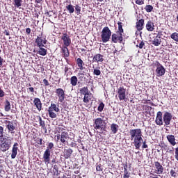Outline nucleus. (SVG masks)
<instances>
[{"label": "nucleus", "mask_w": 178, "mask_h": 178, "mask_svg": "<svg viewBox=\"0 0 178 178\" xmlns=\"http://www.w3.org/2000/svg\"><path fill=\"white\" fill-rule=\"evenodd\" d=\"M72 154H73V149L70 148H65L63 151V156L65 159H69L70 156H72Z\"/></svg>", "instance_id": "4be33fe9"}, {"label": "nucleus", "mask_w": 178, "mask_h": 178, "mask_svg": "<svg viewBox=\"0 0 178 178\" xmlns=\"http://www.w3.org/2000/svg\"><path fill=\"white\" fill-rule=\"evenodd\" d=\"M155 123L157 126H163V116L161 111H159L156 113Z\"/></svg>", "instance_id": "4468645a"}, {"label": "nucleus", "mask_w": 178, "mask_h": 178, "mask_svg": "<svg viewBox=\"0 0 178 178\" xmlns=\"http://www.w3.org/2000/svg\"><path fill=\"white\" fill-rule=\"evenodd\" d=\"M33 104L39 112L42 111V103L41 102V99H40V98H35L33 100Z\"/></svg>", "instance_id": "a211bd4d"}, {"label": "nucleus", "mask_w": 178, "mask_h": 178, "mask_svg": "<svg viewBox=\"0 0 178 178\" xmlns=\"http://www.w3.org/2000/svg\"><path fill=\"white\" fill-rule=\"evenodd\" d=\"M77 77L79 81H86V76L84 75V72H79L77 74Z\"/></svg>", "instance_id": "58836bf2"}, {"label": "nucleus", "mask_w": 178, "mask_h": 178, "mask_svg": "<svg viewBox=\"0 0 178 178\" xmlns=\"http://www.w3.org/2000/svg\"><path fill=\"white\" fill-rule=\"evenodd\" d=\"M13 1V5L15 6V8H22V5H23V0H12Z\"/></svg>", "instance_id": "c756f323"}, {"label": "nucleus", "mask_w": 178, "mask_h": 178, "mask_svg": "<svg viewBox=\"0 0 178 178\" xmlns=\"http://www.w3.org/2000/svg\"><path fill=\"white\" fill-rule=\"evenodd\" d=\"M65 9L68 11V13L72 15V13H74V6L70 3L69 5L65 6Z\"/></svg>", "instance_id": "f704fd0d"}, {"label": "nucleus", "mask_w": 178, "mask_h": 178, "mask_svg": "<svg viewBox=\"0 0 178 178\" xmlns=\"http://www.w3.org/2000/svg\"><path fill=\"white\" fill-rule=\"evenodd\" d=\"M162 35H163L162 34V31H159L158 32V33L156 34V36L159 37V38H161V37Z\"/></svg>", "instance_id": "0e129e2a"}, {"label": "nucleus", "mask_w": 178, "mask_h": 178, "mask_svg": "<svg viewBox=\"0 0 178 178\" xmlns=\"http://www.w3.org/2000/svg\"><path fill=\"white\" fill-rule=\"evenodd\" d=\"M52 148H54V143H49L46 149H48L49 151H52Z\"/></svg>", "instance_id": "8fccbe9b"}, {"label": "nucleus", "mask_w": 178, "mask_h": 178, "mask_svg": "<svg viewBox=\"0 0 178 178\" xmlns=\"http://www.w3.org/2000/svg\"><path fill=\"white\" fill-rule=\"evenodd\" d=\"M144 108L145 109V111H147L148 112H149L152 110V107H151L149 106H145Z\"/></svg>", "instance_id": "4d7b16f0"}, {"label": "nucleus", "mask_w": 178, "mask_h": 178, "mask_svg": "<svg viewBox=\"0 0 178 178\" xmlns=\"http://www.w3.org/2000/svg\"><path fill=\"white\" fill-rule=\"evenodd\" d=\"M38 119H39L40 126L42 127V129H43L44 131V134H47L48 133V131L47 129V127L45 126V121L42 120V118H41V116H39Z\"/></svg>", "instance_id": "cd10ccee"}, {"label": "nucleus", "mask_w": 178, "mask_h": 178, "mask_svg": "<svg viewBox=\"0 0 178 178\" xmlns=\"http://www.w3.org/2000/svg\"><path fill=\"white\" fill-rule=\"evenodd\" d=\"M146 30H147V31H154V30H155V25H154L152 21H147L146 24Z\"/></svg>", "instance_id": "bb28decb"}, {"label": "nucleus", "mask_w": 178, "mask_h": 178, "mask_svg": "<svg viewBox=\"0 0 178 178\" xmlns=\"http://www.w3.org/2000/svg\"><path fill=\"white\" fill-rule=\"evenodd\" d=\"M175 158L178 161V147L175 148Z\"/></svg>", "instance_id": "13d9d810"}, {"label": "nucleus", "mask_w": 178, "mask_h": 178, "mask_svg": "<svg viewBox=\"0 0 178 178\" xmlns=\"http://www.w3.org/2000/svg\"><path fill=\"white\" fill-rule=\"evenodd\" d=\"M93 74H95V76H101V70L97 69H94Z\"/></svg>", "instance_id": "09e8293b"}, {"label": "nucleus", "mask_w": 178, "mask_h": 178, "mask_svg": "<svg viewBox=\"0 0 178 178\" xmlns=\"http://www.w3.org/2000/svg\"><path fill=\"white\" fill-rule=\"evenodd\" d=\"M29 90L30 92H32V94L34 93V88L30 87V88H29Z\"/></svg>", "instance_id": "338daca9"}, {"label": "nucleus", "mask_w": 178, "mask_h": 178, "mask_svg": "<svg viewBox=\"0 0 178 178\" xmlns=\"http://www.w3.org/2000/svg\"><path fill=\"white\" fill-rule=\"evenodd\" d=\"M46 16H48V17H52V16H54V17H56V14L53 10H49L45 13Z\"/></svg>", "instance_id": "c03bdc74"}, {"label": "nucleus", "mask_w": 178, "mask_h": 178, "mask_svg": "<svg viewBox=\"0 0 178 178\" xmlns=\"http://www.w3.org/2000/svg\"><path fill=\"white\" fill-rule=\"evenodd\" d=\"M144 9L147 13H151V12L154 10V6H152V5H146Z\"/></svg>", "instance_id": "a19ab883"}, {"label": "nucleus", "mask_w": 178, "mask_h": 178, "mask_svg": "<svg viewBox=\"0 0 178 178\" xmlns=\"http://www.w3.org/2000/svg\"><path fill=\"white\" fill-rule=\"evenodd\" d=\"M12 145V140L9 138V137L4 138L0 140V149L2 152H6L9 148H10V145Z\"/></svg>", "instance_id": "7ed1b4c3"}, {"label": "nucleus", "mask_w": 178, "mask_h": 178, "mask_svg": "<svg viewBox=\"0 0 178 178\" xmlns=\"http://www.w3.org/2000/svg\"><path fill=\"white\" fill-rule=\"evenodd\" d=\"M154 173L156 175L163 174V166L159 161H154Z\"/></svg>", "instance_id": "ddd939ff"}, {"label": "nucleus", "mask_w": 178, "mask_h": 178, "mask_svg": "<svg viewBox=\"0 0 178 178\" xmlns=\"http://www.w3.org/2000/svg\"><path fill=\"white\" fill-rule=\"evenodd\" d=\"M117 94L120 101L127 102V97H127L129 92H127V90L124 88V86H120L117 90Z\"/></svg>", "instance_id": "39448f33"}, {"label": "nucleus", "mask_w": 178, "mask_h": 178, "mask_svg": "<svg viewBox=\"0 0 178 178\" xmlns=\"http://www.w3.org/2000/svg\"><path fill=\"white\" fill-rule=\"evenodd\" d=\"M156 73L158 77H161V76H163L165 73V67L163 66L160 67H156Z\"/></svg>", "instance_id": "393cba45"}, {"label": "nucleus", "mask_w": 178, "mask_h": 178, "mask_svg": "<svg viewBox=\"0 0 178 178\" xmlns=\"http://www.w3.org/2000/svg\"><path fill=\"white\" fill-rule=\"evenodd\" d=\"M3 65V58H1L0 56V66H2Z\"/></svg>", "instance_id": "774afa93"}, {"label": "nucleus", "mask_w": 178, "mask_h": 178, "mask_svg": "<svg viewBox=\"0 0 178 178\" xmlns=\"http://www.w3.org/2000/svg\"><path fill=\"white\" fill-rule=\"evenodd\" d=\"M69 138V133L66 131L61 132V134L57 135V140H60V141L62 143V144H64V145H67L69 144V142L66 140Z\"/></svg>", "instance_id": "1a4fd4ad"}, {"label": "nucleus", "mask_w": 178, "mask_h": 178, "mask_svg": "<svg viewBox=\"0 0 178 178\" xmlns=\"http://www.w3.org/2000/svg\"><path fill=\"white\" fill-rule=\"evenodd\" d=\"M4 111L6 112H9V111H10V102L8 99L5 102Z\"/></svg>", "instance_id": "4c0bfd02"}, {"label": "nucleus", "mask_w": 178, "mask_h": 178, "mask_svg": "<svg viewBox=\"0 0 178 178\" xmlns=\"http://www.w3.org/2000/svg\"><path fill=\"white\" fill-rule=\"evenodd\" d=\"M53 172L54 175H56L57 176L59 175V167L58 165H54L53 168Z\"/></svg>", "instance_id": "a18cd8bd"}, {"label": "nucleus", "mask_w": 178, "mask_h": 178, "mask_svg": "<svg viewBox=\"0 0 178 178\" xmlns=\"http://www.w3.org/2000/svg\"><path fill=\"white\" fill-rule=\"evenodd\" d=\"M39 50L38 51V54L39 55H41V56H45L47 54V50L45 48H43V47H38Z\"/></svg>", "instance_id": "2f4dec72"}, {"label": "nucleus", "mask_w": 178, "mask_h": 178, "mask_svg": "<svg viewBox=\"0 0 178 178\" xmlns=\"http://www.w3.org/2000/svg\"><path fill=\"white\" fill-rule=\"evenodd\" d=\"M165 149L166 152H168L169 154H173V152L175 151V148H173V147L168 145L165 146Z\"/></svg>", "instance_id": "79ce46f5"}, {"label": "nucleus", "mask_w": 178, "mask_h": 178, "mask_svg": "<svg viewBox=\"0 0 178 178\" xmlns=\"http://www.w3.org/2000/svg\"><path fill=\"white\" fill-rule=\"evenodd\" d=\"M161 42H162L161 38L156 36V33H154V36L152 40V44L154 45V47H159V45H161Z\"/></svg>", "instance_id": "dca6fc26"}, {"label": "nucleus", "mask_w": 178, "mask_h": 178, "mask_svg": "<svg viewBox=\"0 0 178 178\" xmlns=\"http://www.w3.org/2000/svg\"><path fill=\"white\" fill-rule=\"evenodd\" d=\"M136 47L139 48L140 49H145V42L143 40H138V44H136Z\"/></svg>", "instance_id": "c9c22d12"}, {"label": "nucleus", "mask_w": 178, "mask_h": 178, "mask_svg": "<svg viewBox=\"0 0 178 178\" xmlns=\"http://www.w3.org/2000/svg\"><path fill=\"white\" fill-rule=\"evenodd\" d=\"M61 40L63 42L64 47H70V44H72V39H70V36H69L67 33H63Z\"/></svg>", "instance_id": "f8f14e48"}, {"label": "nucleus", "mask_w": 178, "mask_h": 178, "mask_svg": "<svg viewBox=\"0 0 178 178\" xmlns=\"http://www.w3.org/2000/svg\"><path fill=\"white\" fill-rule=\"evenodd\" d=\"M0 137H3V127L0 126Z\"/></svg>", "instance_id": "052dcab7"}, {"label": "nucleus", "mask_w": 178, "mask_h": 178, "mask_svg": "<svg viewBox=\"0 0 178 178\" xmlns=\"http://www.w3.org/2000/svg\"><path fill=\"white\" fill-rule=\"evenodd\" d=\"M136 5H144V0H136Z\"/></svg>", "instance_id": "5fc2aeb1"}, {"label": "nucleus", "mask_w": 178, "mask_h": 178, "mask_svg": "<svg viewBox=\"0 0 178 178\" xmlns=\"http://www.w3.org/2000/svg\"><path fill=\"white\" fill-rule=\"evenodd\" d=\"M3 34H5V35H10V33H9V30L8 29H5L3 31Z\"/></svg>", "instance_id": "e2e57ef3"}, {"label": "nucleus", "mask_w": 178, "mask_h": 178, "mask_svg": "<svg viewBox=\"0 0 178 178\" xmlns=\"http://www.w3.org/2000/svg\"><path fill=\"white\" fill-rule=\"evenodd\" d=\"M130 177V174L129 172V170H127V165L124 166V175L123 178H129Z\"/></svg>", "instance_id": "ea45409f"}, {"label": "nucleus", "mask_w": 178, "mask_h": 178, "mask_svg": "<svg viewBox=\"0 0 178 178\" xmlns=\"http://www.w3.org/2000/svg\"><path fill=\"white\" fill-rule=\"evenodd\" d=\"M92 62H96L97 63L104 62V55L101 54H97L93 56Z\"/></svg>", "instance_id": "aec40b11"}, {"label": "nucleus", "mask_w": 178, "mask_h": 178, "mask_svg": "<svg viewBox=\"0 0 178 178\" xmlns=\"http://www.w3.org/2000/svg\"><path fill=\"white\" fill-rule=\"evenodd\" d=\"M77 81H79V79H77V76H72L70 78V84L73 86V87H76V86H77Z\"/></svg>", "instance_id": "473e14b6"}, {"label": "nucleus", "mask_w": 178, "mask_h": 178, "mask_svg": "<svg viewBox=\"0 0 178 178\" xmlns=\"http://www.w3.org/2000/svg\"><path fill=\"white\" fill-rule=\"evenodd\" d=\"M67 47L69 46H63L60 47L64 58H69L70 56V52H69V48H67Z\"/></svg>", "instance_id": "b1692460"}, {"label": "nucleus", "mask_w": 178, "mask_h": 178, "mask_svg": "<svg viewBox=\"0 0 178 178\" xmlns=\"http://www.w3.org/2000/svg\"><path fill=\"white\" fill-rule=\"evenodd\" d=\"M43 83L46 87H48V86H49V82L46 79H43Z\"/></svg>", "instance_id": "bf43d9fd"}, {"label": "nucleus", "mask_w": 178, "mask_h": 178, "mask_svg": "<svg viewBox=\"0 0 178 178\" xmlns=\"http://www.w3.org/2000/svg\"><path fill=\"white\" fill-rule=\"evenodd\" d=\"M76 65L79 70H84L86 69V67H84L86 64L84 63V61H83V60L81 58H78L76 59Z\"/></svg>", "instance_id": "a878e982"}, {"label": "nucleus", "mask_w": 178, "mask_h": 178, "mask_svg": "<svg viewBox=\"0 0 178 178\" xmlns=\"http://www.w3.org/2000/svg\"><path fill=\"white\" fill-rule=\"evenodd\" d=\"M90 90H88V87H83L79 90V93L81 95H86L87 94L90 93Z\"/></svg>", "instance_id": "72a5a7b5"}, {"label": "nucleus", "mask_w": 178, "mask_h": 178, "mask_svg": "<svg viewBox=\"0 0 178 178\" xmlns=\"http://www.w3.org/2000/svg\"><path fill=\"white\" fill-rule=\"evenodd\" d=\"M4 95H5V92L2 90V88L0 86V98H3Z\"/></svg>", "instance_id": "6e6d98bb"}, {"label": "nucleus", "mask_w": 178, "mask_h": 178, "mask_svg": "<svg viewBox=\"0 0 178 178\" xmlns=\"http://www.w3.org/2000/svg\"><path fill=\"white\" fill-rule=\"evenodd\" d=\"M118 130H119V125L115 123L111 124V131L113 133V134H116V133H118Z\"/></svg>", "instance_id": "7c9ffc66"}, {"label": "nucleus", "mask_w": 178, "mask_h": 178, "mask_svg": "<svg viewBox=\"0 0 178 178\" xmlns=\"http://www.w3.org/2000/svg\"><path fill=\"white\" fill-rule=\"evenodd\" d=\"M44 32H41L40 35L37 36V38L35 40V44L38 47V48H41V47H45V44L47 42H48V40H47V38L43 37Z\"/></svg>", "instance_id": "423d86ee"}, {"label": "nucleus", "mask_w": 178, "mask_h": 178, "mask_svg": "<svg viewBox=\"0 0 178 178\" xmlns=\"http://www.w3.org/2000/svg\"><path fill=\"white\" fill-rule=\"evenodd\" d=\"M93 95L90 92L89 93L84 95L83 99V102L84 103V105H87L88 104H90V102L91 99H92Z\"/></svg>", "instance_id": "6ab92c4d"}, {"label": "nucleus", "mask_w": 178, "mask_h": 178, "mask_svg": "<svg viewBox=\"0 0 178 178\" xmlns=\"http://www.w3.org/2000/svg\"><path fill=\"white\" fill-rule=\"evenodd\" d=\"M124 36V33H122L120 32L115 31V33L111 35V41L114 44H122L123 42V37Z\"/></svg>", "instance_id": "0eeeda50"}, {"label": "nucleus", "mask_w": 178, "mask_h": 178, "mask_svg": "<svg viewBox=\"0 0 178 178\" xmlns=\"http://www.w3.org/2000/svg\"><path fill=\"white\" fill-rule=\"evenodd\" d=\"M26 34H30L31 33V29L30 28H26Z\"/></svg>", "instance_id": "69168bd1"}, {"label": "nucleus", "mask_w": 178, "mask_h": 178, "mask_svg": "<svg viewBox=\"0 0 178 178\" xmlns=\"http://www.w3.org/2000/svg\"><path fill=\"white\" fill-rule=\"evenodd\" d=\"M170 38L172 40H174L176 42H178V33L177 32H174L170 35Z\"/></svg>", "instance_id": "37998d69"}, {"label": "nucleus", "mask_w": 178, "mask_h": 178, "mask_svg": "<svg viewBox=\"0 0 178 178\" xmlns=\"http://www.w3.org/2000/svg\"><path fill=\"white\" fill-rule=\"evenodd\" d=\"M43 160L44 163H49L51 162V150L46 149L43 154Z\"/></svg>", "instance_id": "2eb2a0df"}, {"label": "nucleus", "mask_w": 178, "mask_h": 178, "mask_svg": "<svg viewBox=\"0 0 178 178\" xmlns=\"http://www.w3.org/2000/svg\"><path fill=\"white\" fill-rule=\"evenodd\" d=\"M170 173V175L172 176V177H176V175H177V173L175 172V171L174 170H171Z\"/></svg>", "instance_id": "864d4df0"}, {"label": "nucleus", "mask_w": 178, "mask_h": 178, "mask_svg": "<svg viewBox=\"0 0 178 178\" xmlns=\"http://www.w3.org/2000/svg\"><path fill=\"white\" fill-rule=\"evenodd\" d=\"M104 108H105V104H104V102H101L97 107V111L99 112H102V111H104Z\"/></svg>", "instance_id": "de8ad7c7"}, {"label": "nucleus", "mask_w": 178, "mask_h": 178, "mask_svg": "<svg viewBox=\"0 0 178 178\" xmlns=\"http://www.w3.org/2000/svg\"><path fill=\"white\" fill-rule=\"evenodd\" d=\"M148 147V145H147V141H144L143 142V145H142V148H147Z\"/></svg>", "instance_id": "680f3d73"}, {"label": "nucleus", "mask_w": 178, "mask_h": 178, "mask_svg": "<svg viewBox=\"0 0 178 178\" xmlns=\"http://www.w3.org/2000/svg\"><path fill=\"white\" fill-rule=\"evenodd\" d=\"M154 66H156V67H162L163 65H162V64H160L159 61H156L154 63Z\"/></svg>", "instance_id": "3c124183"}, {"label": "nucleus", "mask_w": 178, "mask_h": 178, "mask_svg": "<svg viewBox=\"0 0 178 178\" xmlns=\"http://www.w3.org/2000/svg\"><path fill=\"white\" fill-rule=\"evenodd\" d=\"M166 138L171 145L173 147L176 145V138L175 137V135H168Z\"/></svg>", "instance_id": "5701e85b"}, {"label": "nucleus", "mask_w": 178, "mask_h": 178, "mask_svg": "<svg viewBox=\"0 0 178 178\" xmlns=\"http://www.w3.org/2000/svg\"><path fill=\"white\" fill-rule=\"evenodd\" d=\"M19 143H14L12 151H11V159H15L16 156H17V151H19Z\"/></svg>", "instance_id": "f3484780"}, {"label": "nucleus", "mask_w": 178, "mask_h": 178, "mask_svg": "<svg viewBox=\"0 0 178 178\" xmlns=\"http://www.w3.org/2000/svg\"><path fill=\"white\" fill-rule=\"evenodd\" d=\"M112 35V31L109 29V27L105 26L103 28L101 34V39L102 42H108L109 40H111V36Z\"/></svg>", "instance_id": "20e7f679"}, {"label": "nucleus", "mask_w": 178, "mask_h": 178, "mask_svg": "<svg viewBox=\"0 0 178 178\" xmlns=\"http://www.w3.org/2000/svg\"><path fill=\"white\" fill-rule=\"evenodd\" d=\"M145 20L144 19H138L136 22V30H138V31H141V30H143V29H144V24H145Z\"/></svg>", "instance_id": "412c9836"}, {"label": "nucleus", "mask_w": 178, "mask_h": 178, "mask_svg": "<svg viewBox=\"0 0 178 178\" xmlns=\"http://www.w3.org/2000/svg\"><path fill=\"white\" fill-rule=\"evenodd\" d=\"M54 111L56 113L60 112V109H59V107H58L56 104L51 103L47 110L49 116V118H51V119H55V118H56V113H54Z\"/></svg>", "instance_id": "6e6552de"}, {"label": "nucleus", "mask_w": 178, "mask_h": 178, "mask_svg": "<svg viewBox=\"0 0 178 178\" xmlns=\"http://www.w3.org/2000/svg\"><path fill=\"white\" fill-rule=\"evenodd\" d=\"M96 170L97 172H102V165L101 164H99L96 167Z\"/></svg>", "instance_id": "603ef678"}, {"label": "nucleus", "mask_w": 178, "mask_h": 178, "mask_svg": "<svg viewBox=\"0 0 178 178\" xmlns=\"http://www.w3.org/2000/svg\"><path fill=\"white\" fill-rule=\"evenodd\" d=\"M8 124L7 125V129L10 131V133L13 134L15 133V130L16 129V127L13 124V122L7 121Z\"/></svg>", "instance_id": "c85d7f7f"}, {"label": "nucleus", "mask_w": 178, "mask_h": 178, "mask_svg": "<svg viewBox=\"0 0 178 178\" xmlns=\"http://www.w3.org/2000/svg\"><path fill=\"white\" fill-rule=\"evenodd\" d=\"M172 118H173L172 113L168 111L164 113L163 115V122L165 126H169V124H170V122H172Z\"/></svg>", "instance_id": "9d476101"}, {"label": "nucleus", "mask_w": 178, "mask_h": 178, "mask_svg": "<svg viewBox=\"0 0 178 178\" xmlns=\"http://www.w3.org/2000/svg\"><path fill=\"white\" fill-rule=\"evenodd\" d=\"M130 140H134L133 144L136 149H138L143 143V131L141 129H134L129 130Z\"/></svg>", "instance_id": "f257e3e1"}, {"label": "nucleus", "mask_w": 178, "mask_h": 178, "mask_svg": "<svg viewBox=\"0 0 178 178\" xmlns=\"http://www.w3.org/2000/svg\"><path fill=\"white\" fill-rule=\"evenodd\" d=\"M75 10H76V15H80V13H81V7L79 6V4H76Z\"/></svg>", "instance_id": "49530a36"}, {"label": "nucleus", "mask_w": 178, "mask_h": 178, "mask_svg": "<svg viewBox=\"0 0 178 178\" xmlns=\"http://www.w3.org/2000/svg\"><path fill=\"white\" fill-rule=\"evenodd\" d=\"M56 94L58 97L59 102H63V101H65V98H66V94H65V90H63V89H56Z\"/></svg>", "instance_id": "9b49d317"}, {"label": "nucleus", "mask_w": 178, "mask_h": 178, "mask_svg": "<svg viewBox=\"0 0 178 178\" xmlns=\"http://www.w3.org/2000/svg\"><path fill=\"white\" fill-rule=\"evenodd\" d=\"M106 122L101 118L94 120L93 127L95 130H100L99 134H104V131H106Z\"/></svg>", "instance_id": "f03ea898"}, {"label": "nucleus", "mask_w": 178, "mask_h": 178, "mask_svg": "<svg viewBox=\"0 0 178 178\" xmlns=\"http://www.w3.org/2000/svg\"><path fill=\"white\" fill-rule=\"evenodd\" d=\"M118 29L116 31L118 33L124 34V30L123 29V22H118Z\"/></svg>", "instance_id": "e433bc0d"}]
</instances>
